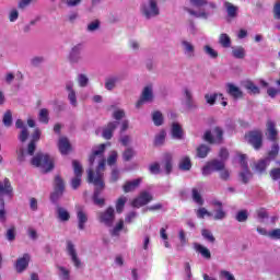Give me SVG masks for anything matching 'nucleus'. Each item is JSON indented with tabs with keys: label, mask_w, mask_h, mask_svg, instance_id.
<instances>
[{
	"label": "nucleus",
	"mask_w": 280,
	"mask_h": 280,
	"mask_svg": "<svg viewBox=\"0 0 280 280\" xmlns=\"http://www.w3.org/2000/svg\"><path fill=\"white\" fill-rule=\"evenodd\" d=\"M182 49L186 58H194L196 56V46L189 40H182Z\"/></svg>",
	"instance_id": "obj_19"
},
{
	"label": "nucleus",
	"mask_w": 280,
	"mask_h": 280,
	"mask_svg": "<svg viewBox=\"0 0 280 280\" xmlns=\"http://www.w3.org/2000/svg\"><path fill=\"white\" fill-rule=\"evenodd\" d=\"M68 100L73 108L78 106V96L75 95V91L68 92Z\"/></svg>",
	"instance_id": "obj_48"
},
{
	"label": "nucleus",
	"mask_w": 280,
	"mask_h": 280,
	"mask_svg": "<svg viewBox=\"0 0 280 280\" xmlns=\"http://www.w3.org/2000/svg\"><path fill=\"white\" fill-rule=\"evenodd\" d=\"M106 145H110V143H103L97 147H94L92 150V154L89 158V163L91 166L95 164V161L98 163L96 167V173H93V168L88 171L89 183H93L95 185L93 200L95 205L100 207L104 206V199L100 198V194L104 189V170H106V159L104 158V152H106Z\"/></svg>",
	"instance_id": "obj_1"
},
{
	"label": "nucleus",
	"mask_w": 280,
	"mask_h": 280,
	"mask_svg": "<svg viewBox=\"0 0 280 280\" xmlns=\"http://www.w3.org/2000/svg\"><path fill=\"white\" fill-rule=\"evenodd\" d=\"M77 219H78V228L80 231H84V224L89 222V217L84 213L82 208H80L77 212Z\"/></svg>",
	"instance_id": "obj_25"
},
{
	"label": "nucleus",
	"mask_w": 280,
	"mask_h": 280,
	"mask_svg": "<svg viewBox=\"0 0 280 280\" xmlns=\"http://www.w3.org/2000/svg\"><path fill=\"white\" fill-rule=\"evenodd\" d=\"M232 56L238 60H242L243 58L246 57V50L242 46L233 47Z\"/></svg>",
	"instance_id": "obj_33"
},
{
	"label": "nucleus",
	"mask_w": 280,
	"mask_h": 280,
	"mask_svg": "<svg viewBox=\"0 0 280 280\" xmlns=\"http://www.w3.org/2000/svg\"><path fill=\"white\" fill-rule=\"evenodd\" d=\"M184 280H194V273H191V265L189 262L184 264Z\"/></svg>",
	"instance_id": "obj_41"
},
{
	"label": "nucleus",
	"mask_w": 280,
	"mask_h": 280,
	"mask_svg": "<svg viewBox=\"0 0 280 280\" xmlns=\"http://www.w3.org/2000/svg\"><path fill=\"white\" fill-rule=\"evenodd\" d=\"M201 235L203 237V240H207L208 242H215V237H213V234L211 233V231L207 230V229H203L201 231Z\"/></svg>",
	"instance_id": "obj_49"
},
{
	"label": "nucleus",
	"mask_w": 280,
	"mask_h": 280,
	"mask_svg": "<svg viewBox=\"0 0 280 280\" xmlns=\"http://www.w3.org/2000/svg\"><path fill=\"white\" fill-rule=\"evenodd\" d=\"M27 137H30V131L27 128H23L19 135V139L22 143H25L27 141Z\"/></svg>",
	"instance_id": "obj_59"
},
{
	"label": "nucleus",
	"mask_w": 280,
	"mask_h": 280,
	"mask_svg": "<svg viewBox=\"0 0 280 280\" xmlns=\"http://www.w3.org/2000/svg\"><path fill=\"white\" fill-rule=\"evenodd\" d=\"M224 170V161L212 160L202 167V175L209 176L212 172H222Z\"/></svg>",
	"instance_id": "obj_7"
},
{
	"label": "nucleus",
	"mask_w": 280,
	"mask_h": 280,
	"mask_svg": "<svg viewBox=\"0 0 280 280\" xmlns=\"http://www.w3.org/2000/svg\"><path fill=\"white\" fill-rule=\"evenodd\" d=\"M3 124L4 126H7V128H10L12 126V112H5L3 116Z\"/></svg>",
	"instance_id": "obj_53"
},
{
	"label": "nucleus",
	"mask_w": 280,
	"mask_h": 280,
	"mask_svg": "<svg viewBox=\"0 0 280 280\" xmlns=\"http://www.w3.org/2000/svg\"><path fill=\"white\" fill-rule=\"evenodd\" d=\"M152 85H147L142 91L141 98L137 102L136 106L137 108H141L143 106L144 102H152V98L154 97V94L152 92Z\"/></svg>",
	"instance_id": "obj_16"
},
{
	"label": "nucleus",
	"mask_w": 280,
	"mask_h": 280,
	"mask_svg": "<svg viewBox=\"0 0 280 280\" xmlns=\"http://www.w3.org/2000/svg\"><path fill=\"white\" fill-rule=\"evenodd\" d=\"M65 192V182L60 176L55 177V191L50 195V200L52 202H58V198Z\"/></svg>",
	"instance_id": "obj_11"
},
{
	"label": "nucleus",
	"mask_w": 280,
	"mask_h": 280,
	"mask_svg": "<svg viewBox=\"0 0 280 280\" xmlns=\"http://www.w3.org/2000/svg\"><path fill=\"white\" fill-rule=\"evenodd\" d=\"M66 253L70 257L71 262L73 264L74 268H77V269L82 268V260L78 256V249H75V244H73V242L67 241Z\"/></svg>",
	"instance_id": "obj_6"
},
{
	"label": "nucleus",
	"mask_w": 280,
	"mask_h": 280,
	"mask_svg": "<svg viewBox=\"0 0 280 280\" xmlns=\"http://www.w3.org/2000/svg\"><path fill=\"white\" fill-rule=\"evenodd\" d=\"M203 51L209 56L210 58H217L218 57V51L213 49L211 46L206 45L203 47Z\"/></svg>",
	"instance_id": "obj_50"
},
{
	"label": "nucleus",
	"mask_w": 280,
	"mask_h": 280,
	"mask_svg": "<svg viewBox=\"0 0 280 280\" xmlns=\"http://www.w3.org/2000/svg\"><path fill=\"white\" fill-rule=\"evenodd\" d=\"M124 229V220H120L115 228L112 230V235H114V237H117V235H119V233H121V230Z\"/></svg>",
	"instance_id": "obj_51"
},
{
	"label": "nucleus",
	"mask_w": 280,
	"mask_h": 280,
	"mask_svg": "<svg viewBox=\"0 0 280 280\" xmlns=\"http://www.w3.org/2000/svg\"><path fill=\"white\" fill-rule=\"evenodd\" d=\"M223 8H225V12L229 19H236L237 12H240V8L229 1L223 3Z\"/></svg>",
	"instance_id": "obj_20"
},
{
	"label": "nucleus",
	"mask_w": 280,
	"mask_h": 280,
	"mask_svg": "<svg viewBox=\"0 0 280 280\" xmlns=\"http://www.w3.org/2000/svg\"><path fill=\"white\" fill-rule=\"evenodd\" d=\"M245 89H247V91L252 92L254 95L259 94V88L257 85H255V83H253L252 81H246L244 83Z\"/></svg>",
	"instance_id": "obj_43"
},
{
	"label": "nucleus",
	"mask_w": 280,
	"mask_h": 280,
	"mask_svg": "<svg viewBox=\"0 0 280 280\" xmlns=\"http://www.w3.org/2000/svg\"><path fill=\"white\" fill-rule=\"evenodd\" d=\"M226 89H228L229 95H231V97H234V100H237L243 95L242 90H240V88H237V85L233 83H228Z\"/></svg>",
	"instance_id": "obj_24"
},
{
	"label": "nucleus",
	"mask_w": 280,
	"mask_h": 280,
	"mask_svg": "<svg viewBox=\"0 0 280 280\" xmlns=\"http://www.w3.org/2000/svg\"><path fill=\"white\" fill-rule=\"evenodd\" d=\"M214 207H218V208L214 210L213 218L215 220H224L226 218V212H224V210L222 209V202L214 201Z\"/></svg>",
	"instance_id": "obj_28"
},
{
	"label": "nucleus",
	"mask_w": 280,
	"mask_h": 280,
	"mask_svg": "<svg viewBox=\"0 0 280 280\" xmlns=\"http://www.w3.org/2000/svg\"><path fill=\"white\" fill-rule=\"evenodd\" d=\"M115 221V209L108 208L105 212L100 213V222L105 224V226H113Z\"/></svg>",
	"instance_id": "obj_13"
},
{
	"label": "nucleus",
	"mask_w": 280,
	"mask_h": 280,
	"mask_svg": "<svg viewBox=\"0 0 280 280\" xmlns=\"http://www.w3.org/2000/svg\"><path fill=\"white\" fill-rule=\"evenodd\" d=\"M133 156H135V150H132L131 148H128L122 154L124 161H130V159H132Z\"/></svg>",
	"instance_id": "obj_61"
},
{
	"label": "nucleus",
	"mask_w": 280,
	"mask_h": 280,
	"mask_svg": "<svg viewBox=\"0 0 280 280\" xmlns=\"http://www.w3.org/2000/svg\"><path fill=\"white\" fill-rule=\"evenodd\" d=\"M100 20L92 21L90 24H88V32H96V30H100Z\"/></svg>",
	"instance_id": "obj_56"
},
{
	"label": "nucleus",
	"mask_w": 280,
	"mask_h": 280,
	"mask_svg": "<svg viewBox=\"0 0 280 280\" xmlns=\"http://www.w3.org/2000/svg\"><path fill=\"white\" fill-rule=\"evenodd\" d=\"M246 139L255 150L261 148V131H252L246 136Z\"/></svg>",
	"instance_id": "obj_14"
},
{
	"label": "nucleus",
	"mask_w": 280,
	"mask_h": 280,
	"mask_svg": "<svg viewBox=\"0 0 280 280\" xmlns=\"http://www.w3.org/2000/svg\"><path fill=\"white\" fill-rule=\"evenodd\" d=\"M58 275L61 280H69L71 272L63 266H58Z\"/></svg>",
	"instance_id": "obj_40"
},
{
	"label": "nucleus",
	"mask_w": 280,
	"mask_h": 280,
	"mask_svg": "<svg viewBox=\"0 0 280 280\" xmlns=\"http://www.w3.org/2000/svg\"><path fill=\"white\" fill-rule=\"evenodd\" d=\"M211 149H209V147H207V144H201L198 147L197 149V156L199 159H206L207 154H209Z\"/></svg>",
	"instance_id": "obj_38"
},
{
	"label": "nucleus",
	"mask_w": 280,
	"mask_h": 280,
	"mask_svg": "<svg viewBox=\"0 0 280 280\" xmlns=\"http://www.w3.org/2000/svg\"><path fill=\"white\" fill-rule=\"evenodd\" d=\"M179 170L183 172H189V170H191V160L187 156L182 158L179 161Z\"/></svg>",
	"instance_id": "obj_36"
},
{
	"label": "nucleus",
	"mask_w": 280,
	"mask_h": 280,
	"mask_svg": "<svg viewBox=\"0 0 280 280\" xmlns=\"http://www.w3.org/2000/svg\"><path fill=\"white\" fill-rule=\"evenodd\" d=\"M268 237L271 240H280V229H275L268 233Z\"/></svg>",
	"instance_id": "obj_63"
},
{
	"label": "nucleus",
	"mask_w": 280,
	"mask_h": 280,
	"mask_svg": "<svg viewBox=\"0 0 280 280\" xmlns=\"http://www.w3.org/2000/svg\"><path fill=\"white\" fill-rule=\"evenodd\" d=\"M113 117L116 119V121H119L126 117V112H124V109H116L113 114Z\"/></svg>",
	"instance_id": "obj_58"
},
{
	"label": "nucleus",
	"mask_w": 280,
	"mask_h": 280,
	"mask_svg": "<svg viewBox=\"0 0 280 280\" xmlns=\"http://www.w3.org/2000/svg\"><path fill=\"white\" fill-rule=\"evenodd\" d=\"M82 49H84V46L82 44L74 45L69 52V61L72 63L80 62L82 58Z\"/></svg>",
	"instance_id": "obj_15"
},
{
	"label": "nucleus",
	"mask_w": 280,
	"mask_h": 280,
	"mask_svg": "<svg viewBox=\"0 0 280 280\" xmlns=\"http://www.w3.org/2000/svg\"><path fill=\"white\" fill-rule=\"evenodd\" d=\"M162 165L164 166L165 173L171 174L172 173V154L166 153L164 155Z\"/></svg>",
	"instance_id": "obj_34"
},
{
	"label": "nucleus",
	"mask_w": 280,
	"mask_h": 280,
	"mask_svg": "<svg viewBox=\"0 0 280 280\" xmlns=\"http://www.w3.org/2000/svg\"><path fill=\"white\" fill-rule=\"evenodd\" d=\"M119 126V121H112L109 122L104 129H103V138L104 139H113V132L117 129Z\"/></svg>",
	"instance_id": "obj_21"
},
{
	"label": "nucleus",
	"mask_w": 280,
	"mask_h": 280,
	"mask_svg": "<svg viewBox=\"0 0 280 280\" xmlns=\"http://www.w3.org/2000/svg\"><path fill=\"white\" fill-rule=\"evenodd\" d=\"M192 200L197 205H202V202H203L202 196H200V191H198V188L192 189Z\"/></svg>",
	"instance_id": "obj_47"
},
{
	"label": "nucleus",
	"mask_w": 280,
	"mask_h": 280,
	"mask_svg": "<svg viewBox=\"0 0 280 280\" xmlns=\"http://www.w3.org/2000/svg\"><path fill=\"white\" fill-rule=\"evenodd\" d=\"M149 171L150 174H161V165L159 163L150 164Z\"/></svg>",
	"instance_id": "obj_60"
},
{
	"label": "nucleus",
	"mask_w": 280,
	"mask_h": 280,
	"mask_svg": "<svg viewBox=\"0 0 280 280\" xmlns=\"http://www.w3.org/2000/svg\"><path fill=\"white\" fill-rule=\"evenodd\" d=\"M189 2L194 8H200L198 11L186 8V12H188L190 16H195V19L207 20L211 14H213V10L218 8L214 2H209L208 0H189Z\"/></svg>",
	"instance_id": "obj_2"
},
{
	"label": "nucleus",
	"mask_w": 280,
	"mask_h": 280,
	"mask_svg": "<svg viewBox=\"0 0 280 280\" xmlns=\"http://www.w3.org/2000/svg\"><path fill=\"white\" fill-rule=\"evenodd\" d=\"M267 137L270 141H275L277 139V129L275 128V121H267Z\"/></svg>",
	"instance_id": "obj_29"
},
{
	"label": "nucleus",
	"mask_w": 280,
	"mask_h": 280,
	"mask_svg": "<svg viewBox=\"0 0 280 280\" xmlns=\"http://www.w3.org/2000/svg\"><path fill=\"white\" fill-rule=\"evenodd\" d=\"M78 84L81 88L88 86V84H89V77H86V74H79L78 75Z\"/></svg>",
	"instance_id": "obj_54"
},
{
	"label": "nucleus",
	"mask_w": 280,
	"mask_h": 280,
	"mask_svg": "<svg viewBox=\"0 0 280 280\" xmlns=\"http://www.w3.org/2000/svg\"><path fill=\"white\" fill-rule=\"evenodd\" d=\"M117 151H112L107 158V165L113 166L117 163Z\"/></svg>",
	"instance_id": "obj_52"
},
{
	"label": "nucleus",
	"mask_w": 280,
	"mask_h": 280,
	"mask_svg": "<svg viewBox=\"0 0 280 280\" xmlns=\"http://www.w3.org/2000/svg\"><path fill=\"white\" fill-rule=\"evenodd\" d=\"M165 137H167V133L164 130L160 131L155 136V140H154L155 145H163V143H165Z\"/></svg>",
	"instance_id": "obj_44"
},
{
	"label": "nucleus",
	"mask_w": 280,
	"mask_h": 280,
	"mask_svg": "<svg viewBox=\"0 0 280 280\" xmlns=\"http://www.w3.org/2000/svg\"><path fill=\"white\" fill-rule=\"evenodd\" d=\"M140 10L145 19H154L159 16L161 12L159 9V0H147L142 3Z\"/></svg>",
	"instance_id": "obj_5"
},
{
	"label": "nucleus",
	"mask_w": 280,
	"mask_h": 280,
	"mask_svg": "<svg viewBox=\"0 0 280 280\" xmlns=\"http://www.w3.org/2000/svg\"><path fill=\"white\" fill-rule=\"evenodd\" d=\"M268 165H270V158H265L256 163L255 172H257L258 174H264Z\"/></svg>",
	"instance_id": "obj_27"
},
{
	"label": "nucleus",
	"mask_w": 280,
	"mask_h": 280,
	"mask_svg": "<svg viewBox=\"0 0 280 280\" xmlns=\"http://www.w3.org/2000/svg\"><path fill=\"white\" fill-rule=\"evenodd\" d=\"M57 215L60 222H69V219L71 218V215L69 214V211H67V209L62 207L57 208Z\"/></svg>",
	"instance_id": "obj_32"
},
{
	"label": "nucleus",
	"mask_w": 280,
	"mask_h": 280,
	"mask_svg": "<svg viewBox=\"0 0 280 280\" xmlns=\"http://www.w3.org/2000/svg\"><path fill=\"white\" fill-rule=\"evenodd\" d=\"M72 167L75 177L71 179V187L72 189H78L82 185V164L74 160L72 161Z\"/></svg>",
	"instance_id": "obj_8"
},
{
	"label": "nucleus",
	"mask_w": 280,
	"mask_h": 280,
	"mask_svg": "<svg viewBox=\"0 0 280 280\" xmlns=\"http://www.w3.org/2000/svg\"><path fill=\"white\" fill-rule=\"evenodd\" d=\"M12 198V184L10 179L4 178L3 182H0V200H3V197Z\"/></svg>",
	"instance_id": "obj_18"
},
{
	"label": "nucleus",
	"mask_w": 280,
	"mask_h": 280,
	"mask_svg": "<svg viewBox=\"0 0 280 280\" xmlns=\"http://www.w3.org/2000/svg\"><path fill=\"white\" fill-rule=\"evenodd\" d=\"M236 220L237 222H246L248 220V211L247 210H241L236 213Z\"/></svg>",
	"instance_id": "obj_46"
},
{
	"label": "nucleus",
	"mask_w": 280,
	"mask_h": 280,
	"mask_svg": "<svg viewBox=\"0 0 280 280\" xmlns=\"http://www.w3.org/2000/svg\"><path fill=\"white\" fill-rule=\"evenodd\" d=\"M149 202H152V195L148 191H142L133 201L132 207L137 209L145 207Z\"/></svg>",
	"instance_id": "obj_12"
},
{
	"label": "nucleus",
	"mask_w": 280,
	"mask_h": 280,
	"mask_svg": "<svg viewBox=\"0 0 280 280\" xmlns=\"http://www.w3.org/2000/svg\"><path fill=\"white\" fill-rule=\"evenodd\" d=\"M139 185H141V178H137L131 182H127L124 185L122 189H124L125 194H130V191H135V189L137 187H139Z\"/></svg>",
	"instance_id": "obj_26"
},
{
	"label": "nucleus",
	"mask_w": 280,
	"mask_h": 280,
	"mask_svg": "<svg viewBox=\"0 0 280 280\" xmlns=\"http://www.w3.org/2000/svg\"><path fill=\"white\" fill-rule=\"evenodd\" d=\"M117 82H119V77H117V75L108 77L105 80V89H107V91H113V89H115Z\"/></svg>",
	"instance_id": "obj_30"
},
{
	"label": "nucleus",
	"mask_w": 280,
	"mask_h": 280,
	"mask_svg": "<svg viewBox=\"0 0 280 280\" xmlns=\"http://www.w3.org/2000/svg\"><path fill=\"white\" fill-rule=\"evenodd\" d=\"M38 119L40 124H49V110L47 108H43L39 110Z\"/></svg>",
	"instance_id": "obj_39"
},
{
	"label": "nucleus",
	"mask_w": 280,
	"mask_h": 280,
	"mask_svg": "<svg viewBox=\"0 0 280 280\" xmlns=\"http://www.w3.org/2000/svg\"><path fill=\"white\" fill-rule=\"evenodd\" d=\"M171 132H172L173 139H183V128L180 127L179 124L174 122V124L172 125V130H171Z\"/></svg>",
	"instance_id": "obj_31"
},
{
	"label": "nucleus",
	"mask_w": 280,
	"mask_h": 280,
	"mask_svg": "<svg viewBox=\"0 0 280 280\" xmlns=\"http://www.w3.org/2000/svg\"><path fill=\"white\" fill-rule=\"evenodd\" d=\"M219 44L221 45V47L229 49V47H231V36H229V34L226 33H222L219 36Z\"/></svg>",
	"instance_id": "obj_35"
},
{
	"label": "nucleus",
	"mask_w": 280,
	"mask_h": 280,
	"mask_svg": "<svg viewBox=\"0 0 280 280\" xmlns=\"http://www.w3.org/2000/svg\"><path fill=\"white\" fill-rule=\"evenodd\" d=\"M218 97H221V100H224L223 95L218 94V93L205 95V100H206L207 104H209L210 106H213V104H215V100H218Z\"/></svg>",
	"instance_id": "obj_37"
},
{
	"label": "nucleus",
	"mask_w": 280,
	"mask_h": 280,
	"mask_svg": "<svg viewBox=\"0 0 280 280\" xmlns=\"http://www.w3.org/2000/svg\"><path fill=\"white\" fill-rule=\"evenodd\" d=\"M40 140V129L36 128L32 135V140L28 143L27 150L20 148L18 150V159L21 163L27 159V156H34L36 152V141Z\"/></svg>",
	"instance_id": "obj_3"
},
{
	"label": "nucleus",
	"mask_w": 280,
	"mask_h": 280,
	"mask_svg": "<svg viewBox=\"0 0 280 280\" xmlns=\"http://www.w3.org/2000/svg\"><path fill=\"white\" fill-rule=\"evenodd\" d=\"M211 218L213 215V213L209 212L206 208H199L197 210V218H205V217Z\"/></svg>",
	"instance_id": "obj_55"
},
{
	"label": "nucleus",
	"mask_w": 280,
	"mask_h": 280,
	"mask_svg": "<svg viewBox=\"0 0 280 280\" xmlns=\"http://www.w3.org/2000/svg\"><path fill=\"white\" fill-rule=\"evenodd\" d=\"M194 248L196 253H199V255L203 257V259H211V252L209 250V248L200 245V243H194Z\"/></svg>",
	"instance_id": "obj_23"
},
{
	"label": "nucleus",
	"mask_w": 280,
	"mask_h": 280,
	"mask_svg": "<svg viewBox=\"0 0 280 280\" xmlns=\"http://www.w3.org/2000/svg\"><path fill=\"white\" fill-rule=\"evenodd\" d=\"M126 202H128V198L127 197H120L117 201H116V211L117 213H121V211H124V207H126Z\"/></svg>",
	"instance_id": "obj_42"
},
{
	"label": "nucleus",
	"mask_w": 280,
	"mask_h": 280,
	"mask_svg": "<svg viewBox=\"0 0 280 280\" xmlns=\"http://www.w3.org/2000/svg\"><path fill=\"white\" fill-rule=\"evenodd\" d=\"M152 119L155 126H163V114H161V112H154Z\"/></svg>",
	"instance_id": "obj_45"
},
{
	"label": "nucleus",
	"mask_w": 280,
	"mask_h": 280,
	"mask_svg": "<svg viewBox=\"0 0 280 280\" xmlns=\"http://www.w3.org/2000/svg\"><path fill=\"white\" fill-rule=\"evenodd\" d=\"M240 163H241V179L243 183H248L250 178H253V173H250V170H248V163H246V155L242 154L240 155Z\"/></svg>",
	"instance_id": "obj_10"
},
{
	"label": "nucleus",
	"mask_w": 280,
	"mask_h": 280,
	"mask_svg": "<svg viewBox=\"0 0 280 280\" xmlns=\"http://www.w3.org/2000/svg\"><path fill=\"white\" fill-rule=\"evenodd\" d=\"M184 95H185V100H186V105L191 106V100H192L191 90L188 88H185Z\"/></svg>",
	"instance_id": "obj_57"
},
{
	"label": "nucleus",
	"mask_w": 280,
	"mask_h": 280,
	"mask_svg": "<svg viewBox=\"0 0 280 280\" xmlns=\"http://www.w3.org/2000/svg\"><path fill=\"white\" fill-rule=\"evenodd\" d=\"M30 259H32L30 254H24L22 257L18 258L15 262L16 272H24V270H27V267L30 266Z\"/></svg>",
	"instance_id": "obj_17"
},
{
	"label": "nucleus",
	"mask_w": 280,
	"mask_h": 280,
	"mask_svg": "<svg viewBox=\"0 0 280 280\" xmlns=\"http://www.w3.org/2000/svg\"><path fill=\"white\" fill-rule=\"evenodd\" d=\"M224 135V131H222V128L215 127L211 131H207L205 133V141L208 143H222V136Z\"/></svg>",
	"instance_id": "obj_9"
},
{
	"label": "nucleus",
	"mask_w": 280,
	"mask_h": 280,
	"mask_svg": "<svg viewBox=\"0 0 280 280\" xmlns=\"http://www.w3.org/2000/svg\"><path fill=\"white\" fill-rule=\"evenodd\" d=\"M273 16L280 21V2H276L273 7Z\"/></svg>",
	"instance_id": "obj_64"
},
{
	"label": "nucleus",
	"mask_w": 280,
	"mask_h": 280,
	"mask_svg": "<svg viewBox=\"0 0 280 280\" xmlns=\"http://www.w3.org/2000/svg\"><path fill=\"white\" fill-rule=\"evenodd\" d=\"M58 148L61 154H69V152H71V143H69V139L61 137L58 142Z\"/></svg>",
	"instance_id": "obj_22"
},
{
	"label": "nucleus",
	"mask_w": 280,
	"mask_h": 280,
	"mask_svg": "<svg viewBox=\"0 0 280 280\" xmlns=\"http://www.w3.org/2000/svg\"><path fill=\"white\" fill-rule=\"evenodd\" d=\"M220 277L222 280H235V276L226 270H222Z\"/></svg>",
	"instance_id": "obj_62"
},
{
	"label": "nucleus",
	"mask_w": 280,
	"mask_h": 280,
	"mask_svg": "<svg viewBox=\"0 0 280 280\" xmlns=\"http://www.w3.org/2000/svg\"><path fill=\"white\" fill-rule=\"evenodd\" d=\"M34 167H40L42 172H51L54 170V160L43 153H37L31 161Z\"/></svg>",
	"instance_id": "obj_4"
}]
</instances>
